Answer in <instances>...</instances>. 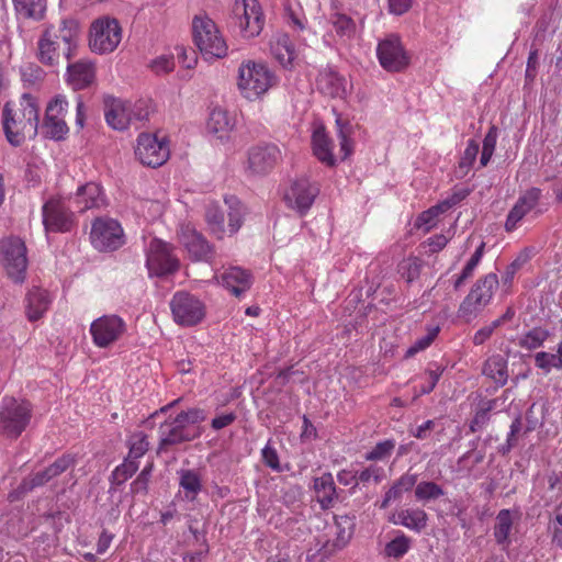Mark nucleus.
Wrapping results in <instances>:
<instances>
[{"label":"nucleus","mask_w":562,"mask_h":562,"mask_svg":"<svg viewBox=\"0 0 562 562\" xmlns=\"http://www.w3.org/2000/svg\"><path fill=\"white\" fill-rule=\"evenodd\" d=\"M69 202L78 212L83 213L88 210L104 207L106 198L98 183L88 182L77 189L74 196L69 198Z\"/></svg>","instance_id":"nucleus-22"},{"label":"nucleus","mask_w":562,"mask_h":562,"mask_svg":"<svg viewBox=\"0 0 562 562\" xmlns=\"http://www.w3.org/2000/svg\"><path fill=\"white\" fill-rule=\"evenodd\" d=\"M420 268L422 265L417 258H407L398 265V273L407 283H411L419 277Z\"/></svg>","instance_id":"nucleus-51"},{"label":"nucleus","mask_w":562,"mask_h":562,"mask_svg":"<svg viewBox=\"0 0 562 562\" xmlns=\"http://www.w3.org/2000/svg\"><path fill=\"white\" fill-rule=\"evenodd\" d=\"M411 548V539L400 533L385 546V554L391 558H402Z\"/></svg>","instance_id":"nucleus-49"},{"label":"nucleus","mask_w":562,"mask_h":562,"mask_svg":"<svg viewBox=\"0 0 562 562\" xmlns=\"http://www.w3.org/2000/svg\"><path fill=\"white\" fill-rule=\"evenodd\" d=\"M221 280L222 284L235 296H240L251 285L250 274L239 267H231L225 270Z\"/></svg>","instance_id":"nucleus-31"},{"label":"nucleus","mask_w":562,"mask_h":562,"mask_svg":"<svg viewBox=\"0 0 562 562\" xmlns=\"http://www.w3.org/2000/svg\"><path fill=\"white\" fill-rule=\"evenodd\" d=\"M480 146L479 143L474 139H470L467 144V147L463 151V155L460 160V168H470L479 154Z\"/></svg>","instance_id":"nucleus-56"},{"label":"nucleus","mask_w":562,"mask_h":562,"mask_svg":"<svg viewBox=\"0 0 562 562\" xmlns=\"http://www.w3.org/2000/svg\"><path fill=\"white\" fill-rule=\"evenodd\" d=\"M32 418L31 404L22 398L4 396L0 402V437L16 439Z\"/></svg>","instance_id":"nucleus-4"},{"label":"nucleus","mask_w":562,"mask_h":562,"mask_svg":"<svg viewBox=\"0 0 562 562\" xmlns=\"http://www.w3.org/2000/svg\"><path fill=\"white\" fill-rule=\"evenodd\" d=\"M548 337L549 333L547 329L536 327L520 338L519 346L528 350H533L541 347Z\"/></svg>","instance_id":"nucleus-46"},{"label":"nucleus","mask_w":562,"mask_h":562,"mask_svg":"<svg viewBox=\"0 0 562 562\" xmlns=\"http://www.w3.org/2000/svg\"><path fill=\"white\" fill-rule=\"evenodd\" d=\"M277 78L265 63L244 60L237 70V89L247 100L254 101L276 85Z\"/></svg>","instance_id":"nucleus-3"},{"label":"nucleus","mask_w":562,"mask_h":562,"mask_svg":"<svg viewBox=\"0 0 562 562\" xmlns=\"http://www.w3.org/2000/svg\"><path fill=\"white\" fill-rule=\"evenodd\" d=\"M170 155L169 146L165 137L142 133L137 137L135 156L144 166L159 167L164 165Z\"/></svg>","instance_id":"nucleus-14"},{"label":"nucleus","mask_w":562,"mask_h":562,"mask_svg":"<svg viewBox=\"0 0 562 562\" xmlns=\"http://www.w3.org/2000/svg\"><path fill=\"white\" fill-rule=\"evenodd\" d=\"M148 67L156 75H165L173 70L175 58L170 54H164L151 59Z\"/></svg>","instance_id":"nucleus-53"},{"label":"nucleus","mask_w":562,"mask_h":562,"mask_svg":"<svg viewBox=\"0 0 562 562\" xmlns=\"http://www.w3.org/2000/svg\"><path fill=\"white\" fill-rule=\"evenodd\" d=\"M104 116L108 125L117 131L126 130L133 122L128 103L112 97L104 100Z\"/></svg>","instance_id":"nucleus-25"},{"label":"nucleus","mask_w":562,"mask_h":562,"mask_svg":"<svg viewBox=\"0 0 562 562\" xmlns=\"http://www.w3.org/2000/svg\"><path fill=\"white\" fill-rule=\"evenodd\" d=\"M68 102L65 97H55L46 108L45 119L42 125L43 133L52 139H63L68 133V126L65 122V113Z\"/></svg>","instance_id":"nucleus-19"},{"label":"nucleus","mask_w":562,"mask_h":562,"mask_svg":"<svg viewBox=\"0 0 562 562\" xmlns=\"http://www.w3.org/2000/svg\"><path fill=\"white\" fill-rule=\"evenodd\" d=\"M16 12L24 18L40 20L46 10V0H13Z\"/></svg>","instance_id":"nucleus-43"},{"label":"nucleus","mask_w":562,"mask_h":562,"mask_svg":"<svg viewBox=\"0 0 562 562\" xmlns=\"http://www.w3.org/2000/svg\"><path fill=\"white\" fill-rule=\"evenodd\" d=\"M497 285L498 278L495 273L479 279L460 304L459 316L467 321L475 317L491 302Z\"/></svg>","instance_id":"nucleus-8"},{"label":"nucleus","mask_w":562,"mask_h":562,"mask_svg":"<svg viewBox=\"0 0 562 562\" xmlns=\"http://www.w3.org/2000/svg\"><path fill=\"white\" fill-rule=\"evenodd\" d=\"M438 328H434L431 329L426 336L417 339L408 349H407V352L406 355L408 357L411 356H414L416 355L417 352L426 349L427 347L430 346V344L432 342V340L435 339L437 333H438Z\"/></svg>","instance_id":"nucleus-58"},{"label":"nucleus","mask_w":562,"mask_h":562,"mask_svg":"<svg viewBox=\"0 0 562 562\" xmlns=\"http://www.w3.org/2000/svg\"><path fill=\"white\" fill-rule=\"evenodd\" d=\"M282 160L280 148L273 144L257 145L248 150L247 170L251 175H266Z\"/></svg>","instance_id":"nucleus-20"},{"label":"nucleus","mask_w":562,"mask_h":562,"mask_svg":"<svg viewBox=\"0 0 562 562\" xmlns=\"http://www.w3.org/2000/svg\"><path fill=\"white\" fill-rule=\"evenodd\" d=\"M497 137V127L493 125L490 127L488 132L486 133L483 139V147L480 158L481 167H485L490 162L496 147Z\"/></svg>","instance_id":"nucleus-48"},{"label":"nucleus","mask_w":562,"mask_h":562,"mask_svg":"<svg viewBox=\"0 0 562 562\" xmlns=\"http://www.w3.org/2000/svg\"><path fill=\"white\" fill-rule=\"evenodd\" d=\"M186 425L195 427L196 424L206 418L205 412L201 408H191L187 412H181L177 415Z\"/></svg>","instance_id":"nucleus-57"},{"label":"nucleus","mask_w":562,"mask_h":562,"mask_svg":"<svg viewBox=\"0 0 562 562\" xmlns=\"http://www.w3.org/2000/svg\"><path fill=\"white\" fill-rule=\"evenodd\" d=\"M193 41L206 60L223 58L227 45L213 20L206 15H196L192 22Z\"/></svg>","instance_id":"nucleus-5"},{"label":"nucleus","mask_w":562,"mask_h":562,"mask_svg":"<svg viewBox=\"0 0 562 562\" xmlns=\"http://www.w3.org/2000/svg\"><path fill=\"white\" fill-rule=\"evenodd\" d=\"M228 207V233L236 234L243 225L245 209L241 202L234 195L225 198Z\"/></svg>","instance_id":"nucleus-41"},{"label":"nucleus","mask_w":562,"mask_h":562,"mask_svg":"<svg viewBox=\"0 0 562 562\" xmlns=\"http://www.w3.org/2000/svg\"><path fill=\"white\" fill-rule=\"evenodd\" d=\"M146 266L150 277H165L178 270L179 260L169 244L153 239L147 248Z\"/></svg>","instance_id":"nucleus-12"},{"label":"nucleus","mask_w":562,"mask_h":562,"mask_svg":"<svg viewBox=\"0 0 562 562\" xmlns=\"http://www.w3.org/2000/svg\"><path fill=\"white\" fill-rule=\"evenodd\" d=\"M67 82L74 90H81L89 87L95 76L94 66L89 60H78L67 67Z\"/></svg>","instance_id":"nucleus-29"},{"label":"nucleus","mask_w":562,"mask_h":562,"mask_svg":"<svg viewBox=\"0 0 562 562\" xmlns=\"http://www.w3.org/2000/svg\"><path fill=\"white\" fill-rule=\"evenodd\" d=\"M237 418L234 412L223 413L212 419L211 426L214 430H221L232 425Z\"/></svg>","instance_id":"nucleus-63"},{"label":"nucleus","mask_w":562,"mask_h":562,"mask_svg":"<svg viewBox=\"0 0 562 562\" xmlns=\"http://www.w3.org/2000/svg\"><path fill=\"white\" fill-rule=\"evenodd\" d=\"M318 91L330 98L344 99L349 91V83L345 77L333 68H324L316 78Z\"/></svg>","instance_id":"nucleus-24"},{"label":"nucleus","mask_w":562,"mask_h":562,"mask_svg":"<svg viewBox=\"0 0 562 562\" xmlns=\"http://www.w3.org/2000/svg\"><path fill=\"white\" fill-rule=\"evenodd\" d=\"M445 495L440 485L435 482L423 481L416 485L415 496L418 501L429 502L435 501Z\"/></svg>","instance_id":"nucleus-45"},{"label":"nucleus","mask_w":562,"mask_h":562,"mask_svg":"<svg viewBox=\"0 0 562 562\" xmlns=\"http://www.w3.org/2000/svg\"><path fill=\"white\" fill-rule=\"evenodd\" d=\"M233 12L243 37L251 38L261 33L265 18L258 0H235Z\"/></svg>","instance_id":"nucleus-13"},{"label":"nucleus","mask_w":562,"mask_h":562,"mask_svg":"<svg viewBox=\"0 0 562 562\" xmlns=\"http://www.w3.org/2000/svg\"><path fill=\"white\" fill-rule=\"evenodd\" d=\"M312 148L315 157L326 166H335L336 158L333 154V145L323 126L314 130L312 135Z\"/></svg>","instance_id":"nucleus-33"},{"label":"nucleus","mask_w":562,"mask_h":562,"mask_svg":"<svg viewBox=\"0 0 562 562\" xmlns=\"http://www.w3.org/2000/svg\"><path fill=\"white\" fill-rule=\"evenodd\" d=\"M483 373L496 384L505 385L508 379L507 360L501 355L490 357L484 363Z\"/></svg>","instance_id":"nucleus-37"},{"label":"nucleus","mask_w":562,"mask_h":562,"mask_svg":"<svg viewBox=\"0 0 562 562\" xmlns=\"http://www.w3.org/2000/svg\"><path fill=\"white\" fill-rule=\"evenodd\" d=\"M38 105L34 97L23 93L19 105L5 103L2 111V126L8 142L13 146L32 139L38 131Z\"/></svg>","instance_id":"nucleus-1"},{"label":"nucleus","mask_w":562,"mask_h":562,"mask_svg":"<svg viewBox=\"0 0 562 562\" xmlns=\"http://www.w3.org/2000/svg\"><path fill=\"white\" fill-rule=\"evenodd\" d=\"M121 40L122 29L117 20L103 16L91 24L89 45L92 52L111 53L119 46Z\"/></svg>","instance_id":"nucleus-10"},{"label":"nucleus","mask_w":562,"mask_h":562,"mask_svg":"<svg viewBox=\"0 0 562 562\" xmlns=\"http://www.w3.org/2000/svg\"><path fill=\"white\" fill-rule=\"evenodd\" d=\"M180 493L183 498L193 502L202 491V480L200 474L194 470L181 469L178 471Z\"/></svg>","instance_id":"nucleus-35"},{"label":"nucleus","mask_w":562,"mask_h":562,"mask_svg":"<svg viewBox=\"0 0 562 562\" xmlns=\"http://www.w3.org/2000/svg\"><path fill=\"white\" fill-rule=\"evenodd\" d=\"M159 448L164 449L168 446L179 445L184 441H191L200 436L196 427L186 425L177 416L168 419L159 427Z\"/></svg>","instance_id":"nucleus-21"},{"label":"nucleus","mask_w":562,"mask_h":562,"mask_svg":"<svg viewBox=\"0 0 562 562\" xmlns=\"http://www.w3.org/2000/svg\"><path fill=\"white\" fill-rule=\"evenodd\" d=\"M74 463L75 459L69 454H65L58 458L54 463L48 465L46 469L36 472L34 475L25 480L22 484L23 491H29L36 486L47 483L55 476L68 470L71 465H74Z\"/></svg>","instance_id":"nucleus-27"},{"label":"nucleus","mask_w":562,"mask_h":562,"mask_svg":"<svg viewBox=\"0 0 562 562\" xmlns=\"http://www.w3.org/2000/svg\"><path fill=\"white\" fill-rule=\"evenodd\" d=\"M173 321L181 326H194L203 321L206 307L198 296L186 292H176L170 301Z\"/></svg>","instance_id":"nucleus-9"},{"label":"nucleus","mask_w":562,"mask_h":562,"mask_svg":"<svg viewBox=\"0 0 562 562\" xmlns=\"http://www.w3.org/2000/svg\"><path fill=\"white\" fill-rule=\"evenodd\" d=\"M1 265L14 283H23L26 278L27 257L23 240L18 237H9L1 241Z\"/></svg>","instance_id":"nucleus-6"},{"label":"nucleus","mask_w":562,"mask_h":562,"mask_svg":"<svg viewBox=\"0 0 562 562\" xmlns=\"http://www.w3.org/2000/svg\"><path fill=\"white\" fill-rule=\"evenodd\" d=\"M513 527L512 514L508 509H502L496 516V524L494 527V537L498 544L504 548L510 543L509 535Z\"/></svg>","instance_id":"nucleus-40"},{"label":"nucleus","mask_w":562,"mask_h":562,"mask_svg":"<svg viewBox=\"0 0 562 562\" xmlns=\"http://www.w3.org/2000/svg\"><path fill=\"white\" fill-rule=\"evenodd\" d=\"M441 205H437L424 211L416 220L415 226L424 232H429L436 225V218L439 214L443 213Z\"/></svg>","instance_id":"nucleus-52"},{"label":"nucleus","mask_w":562,"mask_h":562,"mask_svg":"<svg viewBox=\"0 0 562 562\" xmlns=\"http://www.w3.org/2000/svg\"><path fill=\"white\" fill-rule=\"evenodd\" d=\"M417 482V475L412 473L403 474L385 493L380 507L386 508L392 502L400 501L405 492L411 491Z\"/></svg>","instance_id":"nucleus-36"},{"label":"nucleus","mask_w":562,"mask_h":562,"mask_svg":"<svg viewBox=\"0 0 562 562\" xmlns=\"http://www.w3.org/2000/svg\"><path fill=\"white\" fill-rule=\"evenodd\" d=\"M319 193V187L310 178L302 176L293 180L284 193V201L289 207L300 215H305L312 207Z\"/></svg>","instance_id":"nucleus-15"},{"label":"nucleus","mask_w":562,"mask_h":562,"mask_svg":"<svg viewBox=\"0 0 562 562\" xmlns=\"http://www.w3.org/2000/svg\"><path fill=\"white\" fill-rule=\"evenodd\" d=\"M337 137L340 145L341 159L348 158L353 151V143L351 140L352 126L341 117L336 119Z\"/></svg>","instance_id":"nucleus-44"},{"label":"nucleus","mask_w":562,"mask_h":562,"mask_svg":"<svg viewBox=\"0 0 562 562\" xmlns=\"http://www.w3.org/2000/svg\"><path fill=\"white\" fill-rule=\"evenodd\" d=\"M21 77L24 85L33 87L43 80L44 71L37 65L29 64L21 69Z\"/></svg>","instance_id":"nucleus-54"},{"label":"nucleus","mask_w":562,"mask_h":562,"mask_svg":"<svg viewBox=\"0 0 562 562\" xmlns=\"http://www.w3.org/2000/svg\"><path fill=\"white\" fill-rule=\"evenodd\" d=\"M428 516L425 510L419 508L401 509L390 517L394 525H401L416 532L422 531L427 526Z\"/></svg>","instance_id":"nucleus-34"},{"label":"nucleus","mask_w":562,"mask_h":562,"mask_svg":"<svg viewBox=\"0 0 562 562\" xmlns=\"http://www.w3.org/2000/svg\"><path fill=\"white\" fill-rule=\"evenodd\" d=\"M53 295L45 289L33 286L25 297V313L30 322L41 319L49 310Z\"/></svg>","instance_id":"nucleus-26"},{"label":"nucleus","mask_w":562,"mask_h":562,"mask_svg":"<svg viewBox=\"0 0 562 562\" xmlns=\"http://www.w3.org/2000/svg\"><path fill=\"white\" fill-rule=\"evenodd\" d=\"M90 239L93 247L100 251H112L125 243L124 232L121 224L106 216L93 221Z\"/></svg>","instance_id":"nucleus-11"},{"label":"nucleus","mask_w":562,"mask_h":562,"mask_svg":"<svg viewBox=\"0 0 562 562\" xmlns=\"http://www.w3.org/2000/svg\"><path fill=\"white\" fill-rule=\"evenodd\" d=\"M501 325L502 321H494L490 325L480 328L473 336V344L476 346L484 344Z\"/></svg>","instance_id":"nucleus-61"},{"label":"nucleus","mask_w":562,"mask_h":562,"mask_svg":"<svg viewBox=\"0 0 562 562\" xmlns=\"http://www.w3.org/2000/svg\"><path fill=\"white\" fill-rule=\"evenodd\" d=\"M441 373L442 371L439 367H437L436 369H429L426 372L425 384L422 385L419 393H417L415 396L417 397L419 395L430 393L435 389L437 382L439 381Z\"/></svg>","instance_id":"nucleus-59"},{"label":"nucleus","mask_w":562,"mask_h":562,"mask_svg":"<svg viewBox=\"0 0 562 562\" xmlns=\"http://www.w3.org/2000/svg\"><path fill=\"white\" fill-rule=\"evenodd\" d=\"M126 331V323L115 314L103 315L90 325L93 344L99 348H108L116 342Z\"/></svg>","instance_id":"nucleus-16"},{"label":"nucleus","mask_w":562,"mask_h":562,"mask_svg":"<svg viewBox=\"0 0 562 562\" xmlns=\"http://www.w3.org/2000/svg\"><path fill=\"white\" fill-rule=\"evenodd\" d=\"M313 488L316 499L323 509L334 506L338 495L331 473H323L321 476L315 477Z\"/></svg>","instance_id":"nucleus-32"},{"label":"nucleus","mask_w":562,"mask_h":562,"mask_svg":"<svg viewBox=\"0 0 562 562\" xmlns=\"http://www.w3.org/2000/svg\"><path fill=\"white\" fill-rule=\"evenodd\" d=\"M541 195V190L538 188H531L519 195L516 203L508 212L505 229L507 232H514L528 216L537 217L540 215L542 213L539 209Z\"/></svg>","instance_id":"nucleus-17"},{"label":"nucleus","mask_w":562,"mask_h":562,"mask_svg":"<svg viewBox=\"0 0 562 562\" xmlns=\"http://www.w3.org/2000/svg\"><path fill=\"white\" fill-rule=\"evenodd\" d=\"M80 29L75 20H64L58 27L48 25L37 41V58L46 66L59 63V40L64 43V55L70 59L77 46Z\"/></svg>","instance_id":"nucleus-2"},{"label":"nucleus","mask_w":562,"mask_h":562,"mask_svg":"<svg viewBox=\"0 0 562 562\" xmlns=\"http://www.w3.org/2000/svg\"><path fill=\"white\" fill-rule=\"evenodd\" d=\"M270 52L272 57L284 68H291L297 57L294 44L285 33H277L272 36Z\"/></svg>","instance_id":"nucleus-28"},{"label":"nucleus","mask_w":562,"mask_h":562,"mask_svg":"<svg viewBox=\"0 0 562 562\" xmlns=\"http://www.w3.org/2000/svg\"><path fill=\"white\" fill-rule=\"evenodd\" d=\"M234 119L222 108L211 110L206 123L207 133L220 140L227 139L234 127Z\"/></svg>","instance_id":"nucleus-30"},{"label":"nucleus","mask_w":562,"mask_h":562,"mask_svg":"<svg viewBox=\"0 0 562 562\" xmlns=\"http://www.w3.org/2000/svg\"><path fill=\"white\" fill-rule=\"evenodd\" d=\"M263 462L272 470L280 471L279 457L274 448L267 445L262 449Z\"/></svg>","instance_id":"nucleus-64"},{"label":"nucleus","mask_w":562,"mask_h":562,"mask_svg":"<svg viewBox=\"0 0 562 562\" xmlns=\"http://www.w3.org/2000/svg\"><path fill=\"white\" fill-rule=\"evenodd\" d=\"M330 23L333 25V32L340 42L346 43L351 40L357 32L355 21L345 13L335 12L330 16Z\"/></svg>","instance_id":"nucleus-38"},{"label":"nucleus","mask_w":562,"mask_h":562,"mask_svg":"<svg viewBox=\"0 0 562 562\" xmlns=\"http://www.w3.org/2000/svg\"><path fill=\"white\" fill-rule=\"evenodd\" d=\"M149 476L150 467L143 469L136 480L132 483V492L136 494L145 493L148 487Z\"/></svg>","instance_id":"nucleus-62"},{"label":"nucleus","mask_w":562,"mask_h":562,"mask_svg":"<svg viewBox=\"0 0 562 562\" xmlns=\"http://www.w3.org/2000/svg\"><path fill=\"white\" fill-rule=\"evenodd\" d=\"M383 476L384 470L382 468L371 465L360 472L358 481L363 483H369L371 481H373L374 483H379L382 481Z\"/></svg>","instance_id":"nucleus-60"},{"label":"nucleus","mask_w":562,"mask_h":562,"mask_svg":"<svg viewBox=\"0 0 562 562\" xmlns=\"http://www.w3.org/2000/svg\"><path fill=\"white\" fill-rule=\"evenodd\" d=\"M179 239L193 260H207L210 258L211 246L191 224L181 225Z\"/></svg>","instance_id":"nucleus-23"},{"label":"nucleus","mask_w":562,"mask_h":562,"mask_svg":"<svg viewBox=\"0 0 562 562\" xmlns=\"http://www.w3.org/2000/svg\"><path fill=\"white\" fill-rule=\"evenodd\" d=\"M380 65L387 71H400L408 65V56L397 35L391 34L376 47Z\"/></svg>","instance_id":"nucleus-18"},{"label":"nucleus","mask_w":562,"mask_h":562,"mask_svg":"<svg viewBox=\"0 0 562 562\" xmlns=\"http://www.w3.org/2000/svg\"><path fill=\"white\" fill-rule=\"evenodd\" d=\"M392 440H385L376 443V446L366 454L367 460H383L389 457L394 449Z\"/></svg>","instance_id":"nucleus-55"},{"label":"nucleus","mask_w":562,"mask_h":562,"mask_svg":"<svg viewBox=\"0 0 562 562\" xmlns=\"http://www.w3.org/2000/svg\"><path fill=\"white\" fill-rule=\"evenodd\" d=\"M205 221L210 232L222 239L225 236L226 229L224 226V213L220 210L218 205L211 203L206 207Z\"/></svg>","instance_id":"nucleus-42"},{"label":"nucleus","mask_w":562,"mask_h":562,"mask_svg":"<svg viewBox=\"0 0 562 562\" xmlns=\"http://www.w3.org/2000/svg\"><path fill=\"white\" fill-rule=\"evenodd\" d=\"M484 246H485V244L481 243V245L476 248V250L474 251V254L472 255L470 260L464 266L461 274L457 277V279L454 281L456 289H459L464 283V281L467 279L472 277L474 270L476 269V267L479 266V263L483 257Z\"/></svg>","instance_id":"nucleus-47"},{"label":"nucleus","mask_w":562,"mask_h":562,"mask_svg":"<svg viewBox=\"0 0 562 562\" xmlns=\"http://www.w3.org/2000/svg\"><path fill=\"white\" fill-rule=\"evenodd\" d=\"M69 198L52 196L42 207L43 225L46 232L66 233L75 225V215L70 210Z\"/></svg>","instance_id":"nucleus-7"},{"label":"nucleus","mask_w":562,"mask_h":562,"mask_svg":"<svg viewBox=\"0 0 562 562\" xmlns=\"http://www.w3.org/2000/svg\"><path fill=\"white\" fill-rule=\"evenodd\" d=\"M149 442L147 440V436L142 432H135L128 438V464L124 467L130 468V475L136 471L137 465L134 463V460L142 458L148 450Z\"/></svg>","instance_id":"nucleus-39"},{"label":"nucleus","mask_w":562,"mask_h":562,"mask_svg":"<svg viewBox=\"0 0 562 562\" xmlns=\"http://www.w3.org/2000/svg\"><path fill=\"white\" fill-rule=\"evenodd\" d=\"M536 366L549 373L552 369L562 370V359L558 353H549L544 351L537 352L535 356Z\"/></svg>","instance_id":"nucleus-50"}]
</instances>
